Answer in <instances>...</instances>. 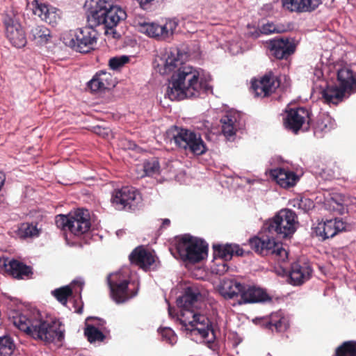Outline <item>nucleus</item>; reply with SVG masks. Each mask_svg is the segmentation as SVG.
I'll use <instances>...</instances> for the list:
<instances>
[{
    "label": "nucleus",
    "instance_id": "cd10ccee",
    "mask_svg": "<svg viewBox=\"0 0 356 356\" xmlns=\"http://www.w3.org/2000/svg\"><path fill=\"white\" fill-rule=\"evenodd\" d=\"M312 273V269L307 264L293 263L289 273L291 283L293 285H300L310 278Z\"/></svg>",
    "mask_w": 356,
    "mask_h": 356
},
{
    "label": "nucleus",
    "instance_id": "412c9836",
    "mask_svg": "<svg viewBox=\"0 0 356 356\" xmlns=\"http://www.w3.org/2000/svg\"><path fill=\"white\" fill-rule=\"evenodd\" d=\"M31 5L33 13L50 24H56L60 17V11L53 6L40 3L38 0L33 1Z\"/></svg>",
    "mask_w": 356,
    "mask_h": 356
},
{
    "label": "nucleus",
    "instance_id": "72a5a7b5",
    "mask_svg": "<svg viewBox=\"0 0 356 356\" xmlns=\"http://www.w3.org/2000/svg\"><path fill=\"white\" fill-rule=\"evenodd\" d=\"M40 234V229L36 225L23 223L18 229V235L21 238H34Z\"/></svg>",
    "mask_w": 356,
    "mask_h": 356
},
{
    "label": "nucleus",
    "instance_id": "37998d69",
    "mask_svg": "<svg viewBox=\"0 0 356 356\" xmlns=\"http://www.w3.org/2000/svg\"><path fill=\"white\" fill-rule=\"evenodd\" d=\"M314 76L316 78V80L314 81V88L318 89L319 88V93L321 94V86H323L324 88L326 87H328L327 86V83L322 80L323 77V71L319 68H315L314 71Z\"/></svg>",
    "mask_w": 356,
    "mask_h": 356
},
{
    "label": "nucleus",
    "instance_id": "2eb2a0df",
    "mask_svg": "<svg viewBox=\"0 0 356 356\" xmlns=\"http://www.w3.org/2000/svg\"><path fill=\"white\" fill-rule=\"evenodd\" d=\"M222 132L229 140H233L236 133L243 127V122L240 113L229 111L222 117Z\"/></svg>",
    "mask_w": 356,
    "mask_h": 356
},
{
    "label": "nucleus",
    "instance_id": "864d4df0",
    "mask_svg": "<svg viewBox=\"0 0 356 356\" xmlns=\"http://www.w3.org/2000/svg\"><path fill=\"white\" fill-rule=\"evenodd\" d=\"M102 323H104V326H105V324H106V322L105 321L102 320V319H99V318H96L94 320L93 323L92 324H95L96 325V327H100V325Z\"/></svg>",
    "mask_w": 356,
    "mask_h": 356
},
{
    "label": "nucleus",
    "instance_id": "aec40b11",
    "mask_svg": "<svg viewBox=\"0 0 356 356\" xmlns=\"http://www.w3.org/2000/svg\"><path fill=\"white\" fill-rule=\"evenodd\" d=\"M268 300L270 298L264 289L254 286L243 285L241 298L237 300V305L261 302Z\"/></svg>",
    "mask_w": 356,
    "mask_h": 356
},
{
    "label": "nucleus",
    "instance_id": "1a4fd4ad",
    "mask_svg": "<svg viewBox=\"0 0 356 356\" xmlns=\"http://www.w3.org/2000/svg\"><path fill=\"white\" fill-rule=\"evenodd\" d=\"M57 227L64 232L79 236L87 232L90 227V213L88 209H77L68 215H58L56 217Z\"/></svg>",
    "mask_w": 356,
    "mask_h": 356
},
{
    "label": "nucleus",
    "instance_id": "7ed1b4c3",
    "mask_svg": "<svg viewBox=\"0 0 356 356\" xmlns=\"http://www.w3.org/2000/svg\"><path fill=\"white\" fill-rule=\"evenodd\" d=\"M202 295L200 289L194 286L186 289L183 296L177 299L179 308L177 319L181 330L191 340L197 343H210L216 336L209 319L198 312L202 305Z\"/></svg>",
    "mask_w": 356,
    "mask_h": 356
},
{
    "label": "nucleus",
    "instance_id": "5fc2aeb1",
    "mask_svg": "<svg viewBox=\"0 0 356 356\" xmlns=\"http://www.w3.org/2000/svg\"><path fill=\"white\" fill-rule=\"evenodd\" d=\"M168 314L171 317H174L175 315H177L175 313V309H172L170 306L168 307Z\"/></svg>",
    "mask_w": 356,
    "mask_h": 356
},
{
    "label": "nucleus",
    "instance_id": "6ab92c4d",
    "mask_svg": "<svg viewBox=\"0 0 356 356\" xmlns=\"http://www.w3.org/2000/svg\"><path fill=\"white\" fill-rule=\"evenodd\" d=\"M250 247L261 254H272L282 244L276 241L272 236L265 235L254 237L249 240Z\"/></svg>",
    "mask_w": 356,
    "mask_h": 356
},
{
    "label": "nucleus",
    "instance_id": "ea45409f",
    "mask_svg": "<svg viewBox=\"0 0 356 356\" xmlns=\"http://www.w3.org/2000/svg\"><path fill=\"white\" fill-rule=\"evenodd\" d=\"M129 58L127 56H115L110 58L108 65L111 69L117 70L127 63Z\"/></svg>",
    "mask_w": 356,
    "mask_h": 356
},
{
    "label": "nucleus",
    "instance_id": "c85d7f7f",
    "mask_svg": "<svg viewBox=\"0 0 356 356\" xmlns=\"http://www.w3.org/2000/svg\"><path fill=\"white\" fill-rule=\"evenodd\" d=\"M213 249L215 255L224 261L230 260L234 255L241 256L243 254L242 248L236 244L214 245Z\"/></svg>",
    "mask_w": 356,
    "mask_h": 356
},
{
    "label": "nucleus",
    "instance_id": "f3484780",
    "mask_svg": "<svg viewBox=\"0 0 356 356\" xmlns=\"http://www.w3.org/2000/svg\"><path fill=\"white\" fill-rule=\"evenodd\" d=\"M269 175L283 188L293 187L300 179L296 172L284 167L270 169Z\"/></svg>",
    "mask_w": 356,
    "mask_h": 356
},
{
    "label": "nucleus",
    "instance_id": "a18cd8bd",
    "mask_svg": "<svg viewBox=\"0 0 356 356\" xmlns=\"http://www.w3.org/2000/svg\"><path fill=\"white\" fill-rule=\"evenodd\" d=\"M272 255H274L278 262L280 263H284L288 259V252L282 248V245L277 248L276 251Z\"/></svg>",
    "mask_w": 356,
    "mask_h": 356
},
{
    "label": "nucleus",
    "instance_id": "5701e85b",
    "mask_svg": "<svg viewBox=\"0 0 356 356\" xmlns=\"http://www.w3.org/2000/svg\"><path fill=\"white\" fill-rule=\"evenodd\" d=\"M296 47L288 38L273 40L270 42V51L277 59L286 58L293 54Z\"/></svg>",
    "mask_w": 356,
    "mask_h": 356
},
{
    "label": "nucleus",
    "instance_id": "3c124183",
    "mask_svg": "<svg viewBox=\"0 0 356 356\" xmlns=\"http://www.w3.org/2000/svg\"><path fill=\"white\" fill-rule=\"evenodd\" d=\"M154 1L155 0H136L137 3L139 4V6L143 10L149 9Z\"/></svg>",
    "mask_w": 356,
    "mask_h": 356
},
{
    "label": "nucleus",
    "instance_id": "a878e982",
    "mask_svg": "<svg viewBox=\"0 0 356 356\" xmlns=\"http://www.w3.org/2000/svg\"><path fill=\"white\" fill-rule=\"evenodd\" d=\"M84 285V282L81 278L74 280L70 285H67L52 291V295L62 305H65L67 298L70 297L72 291L80 293Z\"/></svg>",
    "mask_w": 356,
    "mask_h": 356
},
{
    "label": "nucleus",
    "instance_id": "58836bf2",
    "mask_svg": "<svg viewBox=\"0 0 356 356\" xmlns=\"http://www.w3.org/2000/svg\"><path fill=\"white\" fill-rule=\"evenodd\" d=\"M261 31L263 35H269L274 33H282L287 31V29L276 25L273 23H266L261 26Z\"/></svg>",
    "mask_w": 356,
    "mask_h": 356
},
{
    "label": "nucleus",
    "instance_id": "4c0bfd02",
    "mask_svg": "<svg viewBox=\"0 0 356 356\" xmlns=\"http://www.w3.org/2000/svg\"><path fill=\"white\" fill-rule=\"evenodd\" d=\"M159 332L161 336V339L166 343L174 345L177 343V336L175 332L168 327L160 328Z\"/></svg>",
    "mask_w": 356,
    "mask_h": 356
},
{
    "label": "nucleus",
    "instance_id": "e433bc0d",
    "mask_svg": "<svg viewBox=\"0 0 356 356\" xmlns=\"http://www.w3.org/2000/svg\"><path fill=\"white\" fill-rule=\"evenodd\" d=\"M337 356H356V342H344L336 350Z\"/></svg>",
    "mask_w": 356,
    "mask_h": 356
},
{
    "label": "nucleus",
    "instance_id": "9d476101",
    "mask_svg": "<svg viewBox=\"0 0 356 356\" xmlns=\"http://www.w3.org/2000/svg\"><path fill=\"white\" fill-rule=\"evenodd\" d=\"M177 250L184 261L197 263L207 257L208 244L200 238L185 234L178 241Z\"/></svg>",
    "mask_w": 356,
    "mask_h": 356
},
{
    "label": "nucleus",
    "instance_id": "6e6552de",
    "mask_svg": "<svg viewBox=\"0 0 356 356\" xmlns=\"http://www.w3.org/2000/svg\"><path fill=\"white\" fill-rule=\"evenodd\" d=\"M134 26L140 33L157 40H167L172 37L178 26L177 19H166L165 21L149 22L143 17L136 16Z\"/></svg>",
    "mask_w": 356,
    "mask_h": 356
},
{
    "label": "nucleus",
    "instance_id": "c9c22d12",
    "mask_svg": "<svg viewBox=\"0 0 356 356\" xmlns=\"http://www.w3.org/2000/svg\"><path fill=\"white\" fill-rule=\"evenodd\" d=\"M14 346L13 341L10 336L0 337V356H10Z\"/></svg>",
    "mask_w": 356,
    "mask_h": 356
},
{
    "label": "nucleus",
    "instance_id": "ddd939ff",
    "mask_svg": "<svg viewBox=\"0 0 356 356\" xmlns=\"http://www.w3.org/2000/svg\"><path fill=\"white\" fill-rule=\"evenodd\" d=\"M309 112L302 107L286 111V116L284 118L285 127L295 134L300 129L307 130L309 128Z\"/></svg>",
    "mask_w": 356,
    "mask_h": 356
},
{
    "label": "nucleus",
    "instance_id": "a19ab883",
    "mask_svg": "<svg viewBox=\"0 0 356 356\" xmlns=\"http://www.w3.org/2000/svg\"><path fill=\"white\" fill-rule=\"evenodd\" d=\"M94 76L96 77L97 80L100 81L102 85L106 87V88H108L109 87L114 86L112 81V76L110 73L106 71L101 70L96 73Z\"/></svg>",
    "mask_w": 356,
    "mask_h": 356
},
{
    "label": "nucleus",
    "instance_id": "393cba45",
    "mask_svg": "<svg viewBox=\"0 0 356 356\" xmlns=\"http://www.w3.org/2000/svg\"><path fill=\"white\" fill-rule=\"evenodd\" d=\"M282 6L284 8L292 12H312L316 9L321 0H282Z\"/></svg>",
    "mask_w": 356,
    "mask_h": 356
},
{
    "label": "nucleus",
    "instance_id": "09e8293b",
    "mask_svg": "<svg viewBox=\"0 0 356 356\" xmlns=\"http://www.w3.org/2000/svg\"><path fill=\"white\" fill-rule=\"evenodd\" d=\"M246 34L252 38H257L262 35L261 29H257L253 26H248V31Z\"/></svg>",
    "mask_w": 356,
    "mask_h": 356
},
{
    "label": "nucleus",
    "instance_id": "6e6d98bb",
    "mask_svg": "<svg viewBox=\"0 0 356 356\" xmlns=\"http://www.w3.org/2000/svg\"><path fill=\"white\" fill-rule=\"evenodd\" d=\"M170 220H169V219H167V218H166V219H164V220H163V222H162V227H168V226L170 225Z\"/></svg>",
    "mask_w": 356,
    "mask_h": 356
},
{
    "label": "nucleus",
    "instance_id": "c03bdc74",
    "mask_svg": "<svg viewBox=\"0 0 356 356\" xmlns=\"http://www.w3.org/2000/svg\"><path fill=\"white\" fill-rule=\"evenodd\" d=\"M331 202L337 205V207L333 206V209L339 211L343 210L344 206L347 205V199L343 195H335L331 197Z\"/></svg>",
    "mask_w": 356,
    "mask_h": 356
},
{
    "label": "nucleus",
    "instance_id": "dca6fc26",
    "mask_svg": "<svg viewBox=\"0 0 356 356\" xmlns=\"http://www.w3.org/2000/svg\"><path fill=\"white\" fill-rule=\"evenodd\" d=\"M313 234L316 236L325 240L334 237L338 232L345 229V223L337 218L321 221L314 225Z\"/></svg>",
    "mask_w": 356,
    "mask_h": 356
},
{
    "label": "nucleus",
    "instance_id": "de8ad7c7",
    "mask_svg": "<svg viewBox=\"0 0 356 356\" xmlns=\"http://www.w3.org/2000/svg\"><path fill=\"white\" fill-rule=\"evenodd\" d=\"M273 326L275 327L277 332H284L289 327V323L287 320L282 317L280 318L278 321H275L273 323Z\"/></svg>",
    "mask_w": 356,
    "mask_h": 356
},
{
    "label": "nucleus",
    "instance_id": "8fccbe9b",
    "mask_svg": "<svg viewBox=\"0 0 356 356\" xmlns=\"http://www.w3.org/2000/svg\"><path fill=\"white\" fill-rule=\"evenodd\" d=\"M94 132L97 135L102 136L103 138L108 137L111 130L109 128L102 127L100 126H96L94 128Z\"/></svg>",
    "mask_w": 356,
    "mask_h": 356
},
{
    "label": "nucleus",
    "instance_id": "4be33fe9",
    "mask_svg": "<svg viewBox=\"0 0 356 356\" xmlns=\"http://www.w3.org/2000/svg\"><path fill=\"white\" fill-rule=\"evenodd\" d=\"M0 266L13 277L24 279L32 273L31 268L23 263L8 258L0 259Z\"/></svg>",
    "mask_w": 356,
    "mask_h": 356
},
{
    "label": "nucleus",
    "instance_id": "39448f33",
    "mask_svg": "<svg viewBox=\"0 0 356 356\" xmlns=\"http://www.w3.org/2000/svg\"><path fill=\"white\" fill-rule=\"evenodd\" d=\"M107 282L111 296L117 304L124 303L138 294V282L131 279V270L128 267H123L109 274Z\"/></svg>",
    "mask_w": 356,
    "mask_h": 356
},
{
    "label": "nucleus",
    "instance_id": "f03ea898",
    "mask_svg": "<svg viewBox=\"0 0 356 356\" xmlns=\"http://www.w3.org/2000/svg\"><path fill=\"white\" fill-rule=\"evenodd\" d=\"M88 26L74 32L65 33L63 36L64 44L80 53H87L93 49L97 40L99 27L105 34L115 33L113 29L120 21L126 19V12L113 4V0H86Z\"/></svg>",
    "mask_w": 356,
    "mask_h": 356
},
{
    "label": "nucleus",
    "instance_id": "bb28decb",
    "mask_svg": "<svg viewBox=\"0 0 356 356\" xmlns=\"http://www.w3.org/2000/svg\"><path fill=\"white\" fill-rule=\"evenodd\" d=\"M243 284L235 280H223L219 286V293L225 299H233L237 301L241 298Z\"/></svg>",
    "mask_w": 356,
    "mask_h": 356
},
{
    "label": "nucleus",
    "instance_id": "79ce46f5",
    "mask_svg": "<svg viewBox=\"0 0 356 356\" xmlns=\"http://www.w3.org/2000/svg\"><path fill=\"white\" fill-rule=\"evenodd\" d=\"M291 204L293 207L304 211H308L313 207V202L307 198L294 199Z\"/></svg>",
    "mask_w": 356,
    "mask_h": 356
},
{
    "label": "nucleus",
    "instance_id": "2f4dec72",
    "mask_svg": "<svg viewBox=\"0 0 356 356\" xmlns=\"http://www.w3.org/2000/svg\"><path fill=\"white\" fill-rule=\"evenodd\" d=\"M90 319H92V318L87 319L86 327L84 331L86 337L90 343L102 341L105 338L104 332L106 331V327L104 326L102 323L100 327H96V325L88 323Z\"/></svg>",
    "mask_w": 356,
    "mask_h": 356
},
{
    "label": "nucleus",
    "instance_id": "9b49d317",
    "mask_svg": "<svg viewBox=\"0 0 356 356\" xmlns=\"http://www.w3.org/2000/svg\"><path fill=\"white\" fill-rule=\"evenodd\" d=\"M296 215L288 209L280 210L272 219L268 220L263 229L269 234L276 233L280 237L291 236L296 229Z\"/></svg>",
    "mask_w": 356,
    "mask_h": 356
},
{
    "label": "nucleus",
    "instance_id": "4d7b16f0",
    "mask_svg": "<svg viewBox=\"0 0 356 356\" xmlns=\"http://www.w3.org/2000/svg\"><path fill=\"white\" fill-rule=\"evenodd\" d=\"M10 301H13L14 303L15 304V302H17V300L16 299H10Z\"/></svg>",
    "mask_w": 356,
    "mask_h": 356
},
{
    "label": "nucleus",
    "instance_id": "a211bd4d",
    "mask_svg": "<svg viewBox=\"0 0 356 356\" xmlns=\"http://www.w3.org/2000/svg\"><path fill=\"white\" fill-rule=\"evenodd\" d=\"M279 81L271 74H266L261 79L252 81V90L256 97H264L273 92L278 86Z\"/></svg>",
    "mask_w": 356,
    "mask_h": 356
},
{
    "label": "nucleus",
    "instance_id": "0eeeda50",
    "mask_svg": "<svg viewBox=\"0 0 356 356\" xmlns=\"http://www.w3.org/2000/svg\"><path fill=\"white\" fill-rule=\"evenodd\" d=\"M167 136L177 147L193 154L202 155L207 150L201 136L192 130L175 126L167 131Z\"/></svg>",
    "mask_w": 356,
    "mask_h": 356
},
{
    "label": "nucleus",
    "instance_id": "c756f323",
    "mask_svg": "<svg viewBox=\"0 0 356 356\" xmlns=\"http://www.w3.org/2000/svg\"><path fill=\"white\" fill-rule=\"evenodd\" d=\"M334 120L328 114L322 113L317 119L314 131L316 136L321 138L324 134L330 131L335 127Z\"/></svg>",
    "mask_w": 356,
    "mask_h": 356
},
{
    "label": "nucleus",
    "instance_id": "49530a36",
    "mask_svg": "<svg viewBox=\"0 0 356 356\" xmlns=\"http://www.w3.org/2000/svg\"><path fill=\"white\" fill-rule=\"evenodd\" d=\"M88 85L93 92L102 91L106 89V87L102 86L100 81H99L95 76H93V78L88 82Z\"/></svg>",
    "mask_w": 356,
    "mask_h": 356
},
{
    "label": "nucleus",
    "instance_id": "473e14b6",
    "mask_svg": "<svg viewBox=\"0 0 356 356\" xmlns=\"http://www.w3.org/2000/svg\"><path fill=\"white\" fill-rule=\"evenodd\" d=\"M29 37L35 43L42 45L47 44L51 38L49 29L42 25L33 26L29 32Z\"/></svg>",
    "mask_w": 356,
    "mask_h": 356
},
{
    "label": "nucleus",
    "instance_id": "f8f14e48",
    "mask_svg": "<svg viewBox=\"0 0 356 356\" xmlns=\"http://www.w3.org/2000/svg\"><path fill=\"white\" fill-rule=\"evenodd\" d=\"M141 201L140 193L131 186H124L115 190L111 197L113 206L118 210H134Z\"/></svg>",
    "mask_w": 356,
    "mask_h": 356
},
{
    "label": "nucleus",
    "instance_id": "423d86ee",
    "mask_svg": "<svg viewBox=\"0 0 356 356\" xmlns=\"http://www.w3.org/2000/svg\"><path fill=\"white\" fill-rule=\"evenodd\" d=\"M339 86L321 87V95L328 104H337L343 99L356 92V76L348 67H343L337 71Z\"/></svg>",
    "mask_w": 356,
    "mask_h": 356
},
{
    "label": "nucleus",
    "instance_id": "603ef678",
    "mask_svg": "<svg viewBox=\"0 0 356 356\" xmlns=\"http://www.w3.org/2000/svg\"><path fill=\"white\" fill-rule=\"evenodd\" d=\"M228 268L226 261H220L218 264L216 273L220 275L224 274L228 270Z\"/></svg>",
    "mask_w": 356,
    "mask_h": 356
},
{
    "label": "nucleus",
    "instance_id": "20e7f679",
    "mask_svg": "<svg viewBox=\"0 0 356 356\" xmlns=\"http://www.w3.org/2000/svg\"><path fill=\"white\" fill-rule=\"evenodd\" d=\"M9 320L19 330L35 339L50 343L61 341L64 338V330L61 329L60 322L44 321L38 310L24 313L12 310Z\"/></svg>",
    "mask_w": 356,
    "mask_h": 356
},
{
    "label": "nucleus",
    "instance_id": "b1692460",
    "mask_svg": "<svg viewBox=\"0 0 356 356\" xmlns=\"http://www.w3.org/2000/svg\"><path fill=\"white\" fill-rule=\"evenodd\" d=\"M129 260L131 264L147 270L154 263L155 257L152 252L139 246L130 254Z\"/></svg>",
    "mask_w": 356,
    "mask_h": 356
},
{
    "label": "nucleus",
    "instance_id": "7c9ffc66",
    "mask_svg": "<svg viewBox=\"0 0 356 356\" xmlns=\"http://www.w3.org/2000/svg\"><path fill=\"white\" fill-rule=\"evenodd\" d=\"M137 177L142 178L146 176L152 177L159 175L160 165L158 160L153 158L145 161L143 165L136 167Z\"/></svg>",
    "mask_w": 356,
    "mask_h": 356
},
{
    "label": "nucleus",
    "instance_id": "4468645a",
    "mask_svg": "<svg viewBox=\"0 0 356 356\" xmlns=\"http://www.w3.org/2000/svg\"><path fill=\"white\" fill-rule=\"evenodd\" d=\"M6 35L11 44L17 48L24 47L26 42L24 31L18 20L13 16L6 15L3 17Z\"/></svg>",
    "mask_w": 356,
    "mask_h": 356
},
{
    "label": "nucleus",
    "instance_id": "f704fd0d",
    "mask_svg": "<svg viewBox=\"0 0 356 356\" xmlns=\"http://www.w3.org/2000/svg\"><path fill=\"white\" fill-rule=\"evenodd\" d=\"M227 49L233 55L243 53L248 47L240 36L234 37L227 42Z\"/></svg>",
    "mask_w": 356,
    "mask_h": 356
},
{
    "label": "nucleus",
    "instance_id": "f257e3e1",
    "mask_svg": "<svg viewBox=\"0 0 356 356\" xmlns=\"http://www.w3.org/2000/svg\"><path fill=\"white\" fill-rule=\"evenodd\" d=\"M188 56L179 49L165 51L156 58L154 67L161 74L173 72L165 94L170 100H181L211 90V76L204 70L184 63Z\"/></svg>",
    "mask_w": 356,
    "mask_h": 356
}]
</instances>
